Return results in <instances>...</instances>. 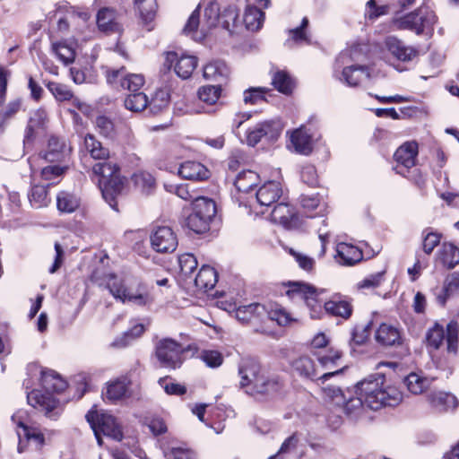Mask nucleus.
Returning <instances> with one entry per match:
<instances>
[{"instance_id": "nucleus-18", "label": "nucleus", "mask_w": 459, "mask_h": 459, "mask_svg": "<svg viewBox=\"0 0 459 459\" xmlns=\"http://www.w3.org/2000/svg\"><path fill=\"white\" fill-rule=\"evenodd\" d=\"M336 253V262L342 265L351 266L363 258V254L359 248L343 242L337 245Z\"/></svg>"}, {"instance_id": "nucleus-58", "label": "nucleus", "mask_w": 459, "mask_h": 459, "mask_svg": "<svg viewBox=\"0 0 459 459\" xmlns=\"http://www.w3.org/2000/svg\"><path fill=\"white\" fill-rule=\"evenodd\" d=\"M273 84L279 91L288 94L291 92L293 82L291 78L282 71L275 73L273 77Z\"/></svg>"}, {"instance_id": "nucleus-19", "label": "nucleus", "mask_w": 459, "mask_h": 459, "mask_svg": "<svg viewBox=\"0 0 459 459\" xmlns=\"http://www.w3.org/2000/svg\"><path fill=\"white\" fill-rule=\"evenodd\" d=\"M342 369H336L333 371L324 373L321 377L316 378L317 385L321 386L325 395L332 400L336 405H341L343 403L344 394L342 390L333 385H325V382L333 376L339 375Z\"/></svg>"}, {"instance_id": "nucleus-43", "label": "nucleus", "mask_w": 459, "mask_h": 459, "mask_svg": "<svg viewBox=\"0 0 459 459\" xmlns=\"http://www.w3.org/2000/svg\"><path fill=\"white\" fill-rule=\"evenodd\" d=\"M264 21V13L259 7L247 5L244 13L243 22L246 28L255 31L261 28Z\"/></svg>"}, {"instance_id": "nucleus-17", "label": "nucleus", "mask_w": 459, "mask_h": 459, "mask_svg": "<svg viewBox=\"0 0 459 459\" xmlns=\"http://www.w3.org/2000/svg\"><path fill=\"white\" fill-rule=\"evenodd\" d=\"M325 309L333 316L348 319L352 314L353 307L351 299L334 295L325 303Z\"/></svg>"}, {"instance_id": "nucleus-20", "label": "nucleus", "mask_w": 459, "mask_h": 459, "mask_svg": "<svg viewBox=\"0 0 459 459\" xmlns=\"http://www.w3.org/2000/svg\"><path fill=\"white\" fill-rule=\"evenodd\" d=\"M282 190L279 182L268 181L256 192V199L260 205L270 206L281 195Z\"/></svg>"}, {"instance_id": "nucleus-40", "label": "nucleus", "mask_w": 459, "mask_h": 459, "mask_svg": "<svg viewBox=\"0 0 459 459\" xmlns=\"http://www.w3.org/2000/svg\"><path fill=\"white\" fill-rule=\"evenodd\" d=\"M459 290V272H455L449 275L445 280L444 287L437 296V302L444 306L447 298L456 293Z\"/></svg>"}, {"instance_id": "nucleus-44", "label": "nucleus", "mask_w": 459, "mask_h": 459, "mask_svg": "<svg viewBox=\"0 0 459 459\" xmlns=\"http://www.w3.org/2000/svg\"><path fill=\"white\" fill-rule=\"evenodd\" d=\"M97 24L100 30L105 32L119 30V25L115 22L114 11L109 8H103L99 11Z\"/></svg>"}, {"instance_id": "nucleus-9", "label": "nucleus", "mask_w": 459, "mask_h": 459, "mask_svg": "<svg viewBox=\"0 0 459 459\" xmlns=\"http://www.w3.org/2000/svg\"><path fill=\"white\" fill-rule=\"evenodd\" d=\"M286 295L291 299H302L307 307L316 311L320 307L318 301L319 290L314 286L302 281H289Z\"/></svg>"}, {"instance_id": "nucleus-48", "label": "nucleus", "mask_w": 459, "mask_h": 459, "mask_svg": "<svg viewBox=\"0 0 459 459\" xmlns=\"http://www.w3.org/2000/svg\"><path fill=\"white\" fill-rule=\"evenodd\" d=\"M238 11L235 6H228L221 14V25L223 29L232 33L238 27Z\"/></svg>"}, {"instance_id": "nucleus-15", "label": "nucleus", "mask_w": 459, "mask_h": 459, "mask_svg": "<svg viewBox=\"0 0 459 459\" xmlns=\"http://www.w3.org/2000/svg\"><path fill=\"white\" fill-rule=\"evenodd\" d=\"M369 77L370 71L367 65H351L342 69L339 80L350 87H359Z\"/></svg>"}, {"instance_id": "nucleus-14", "label": "nucleus", "mask_w": 459, "mask_h": 459, "mask_svg": "<svg viewBox=\"0 0 459 459\" xmlns=\"http://www.w3.org/2000/svg\"><path fill=\"white\" fill-rule=\"evenodd\" d=\"M125 182L126 178L120 173L109 179L99 180L103 198L115 210H117L116 198L122 193Z\"/></svg>"}, {"instance_id": "nucleus-1", "label": "nucleus", "mask_w": 459, "mask_h": 459, "mask_svg": "<svg viewBox=\"0 0 459 459\" xmlns=\"http://www.w3.org/2000/svg\"><path fill=\"white\" fill-rule=\"evenodd\" d=\"M99 286L107 289L115 299L123 303L131 302L137 306H148L152 297L145 290L138 279L130 274L108 273L98 281Z\"/></svg>"}, {"instance_id": "nucleus-37", "label": "nucleus", "mask_w": 459, "mask_h": 459, "mask_svg": "<svg viewBox=\"0 0 459 459\" xmlns=\"http://www.w3.org/2000/svg\"><path fill=\"white\" fill-rule=\"evenodd\" d=\"M265 311L266 313L264 314L263 318H261L262 322L267 319L275 321L279 325H286L291 320L289 313L277 304L265 305Z\"/></svg>"}, {"instance_id": "nucleus-32", "label": "nucleus", "mask_w": 459, "mask_h": 459, "mask_svg": "<svg viewBox=\"0 0 459 459\" xmlns=\"http://www.w3.org/2000/svg\"><path fill=\"white\" fill-rule=\"evenodd\" d=\"M217 280L216 271L209 265H203L195 278V285L198 290L205 292L213 289Z\"/></svg>"}, {"instance_id": "nucleus-61", "label": "nucleus", "mask_w": 459, "mask_h": 459, "mask_svg": "<svg viewBox=\"0 0 459 459\" xmlns=\"http://www.w3.org/2000/svg\"><path fill=\"white\" fill-rule=\"evenodd\" d=\"M178 264L182 274L191 275L197 267V260L194 255L186 253L178 256Z\"/></svg>"}, {"instance_id": "nucleus-38", "label": "nucleus", "mask_w": 459, "mask_h": 459, "mask_svg": "<svg viewBox=\"0 0 459 459\" xmlns=\"http://www.w3.org/2000/svg\"><path fill=\"white\" fill-rule=\"evenodd\" d=\"M259 182V176L253 170H244L238 174L234 181L239 192L248 193Z\"/></svg>"}, {"instance_id": "nucleus-10", "label": "nucleus", "mask_w": 459, "mask_h": 459, "mask_svg": "<svg viewBox=\"0 0 459 459\" xmlns=\"http://www.w3.org/2000/svg\"><path fill=\"white\" fill-rule=\"evenodd\" d=\"M282 126L279 121L266 120L256 124L247 133V143L250 146L256 145L262 138L274 141L278 138Z\"/></svg>"}, {"instance_id": "nucleus-3", "label": "nucleus", "mask_w": 459, "mask_h": 459, "mask_svg": "<svg viewBox=\"0 0 459 459\" xmlns=\"http://www.w3.org/2000/svg\"><path fill=\"white\" fill-rule=\"evenodd\" d=\"M239 386L251 395H271L281 388L277 376L265 374L252 359H243L238 365Z\"/></svg>"}, {"instance_id": "nucleus-53", "label": "nucleus", "mask_w": 459, "mask_h": 459, "mask_svg": "<svg viewBox=\"0 0 459 459\" xmlns=\"http://www.w3.org/2000/svg\"><path fill=\"white\" fill-rule=\"evenodd\" d=\"M221 89L220 86H203L198 90V98L207 105H213L218 101L221 96Z\"/></svg>"}, {"instance_id": "nucleus-4", "label": "nucleus", "mask_w": 459, "mask_h": 459, "mask_svg": "<svg viewBox=\"0 0 459 459\" xmlns=\"http://www.w3.org/2000/svg\"><path fill=\"white\" fill-rule=\"evenodd\" d=\"M41 384L48 394H44L40 391L33 390L27 394L28 403L32 407L45 411L47 416L53 418L56 414H52V411L56 408L58 402L49 393H61L66 388L67 384L52 369L41 371Z\"/></svg>"}, {"instance_id": "nucleus-49", "label": "nucleus", "mask_w": 459, "mask_h": 459, "mask_svg": "<svg viewBox=\"0 0 459 459\" xmlns=\"http://www.w3.org/2000/svg\"><path fill=\"white\" fill-rule=\"evenodd\" d=\"M134 186L143 193L149 194L155 186V178L146 171H139L133 175Z\"/></svg>"}, {"instance_id": "nucleus-11", "label": "nucleus", "mask_w": 459, "mask_h": 459, "mask_svg": "<svg viewBox=\"0 0 459 459\" xmlns=\"http://www.w3.org/2000/svg\"><path fill=\"white\" fill-rule=\"evenodd\" d=\"M107 81L113 84L119 82L120 86L132 92H138L145 83V78L141 74H127L124 67L107 71Z\"/></svg>"}, {"instance_id": "nucleus-41", "label": "nucleus", "mask_w": 459, "mask_h": 459, "mask_svg": "<svg viewBox=\"0 0 459 459\" xmlns=\"http://www.w3.org/2000/svg\"><path fill=\"white\" fill-rule=\"evenodd\" d=\"M124 104L132 112H141L149 108V98L143 91L132 92L126 97Z\"/></svg>"}, {"instance_id": "nucleus-62", "label": "nucleus", "mask_w": 459, "mask_h": 459, "mask_svg": "<svg viewBox=\"0 0 459 459\" xmlns=\"http://www.w3.org/2000/svg\"><path fill=\"white\" fill-rule=\"evenodd\" d=\"M445 338V331L442 325L435 324V325L429 330L427 334L428 344L434 349H438L443 343Z\"/></svg>"}, {"instance_id": "nucleus-28", "label": "nucleus", "mask_w": 459, "mask_h": 459, "mask_svg": "<svg viewBox=\"0 0 459 459\" xmlns=\"http://www.w3.org/2000/svg\"><path fill=\"white\" fill-rule=\"evenodd\" d=\"M131 381L126 377H121L107 385L105 396L111 402H116L127 395Z\"/></svg>"}, {"instance_id": "nucleus-54", "label": "nucleus", "mask_w": 459, "mask_h": 459, "mask_svg": "<svg viewBox=\"0 0 459 459\" xmlns=\"http://www.w3.org/2000/svg\"><path fill=\"white\" fill-rule=\"evenodd\" d=\"M144 332V326L142 324L134 325L128 332L125 333L121 337L117 338L113 342L112 346L117 348H123L127 346L130 342L143 334Z\"/></svg>"}, {"instance_id": "nucleus-56", "label": "nucleus", "mask_w": 459, "mask_h": 459, "mask_svg": "<svg viewBox=\"0 0 459 459\" xmlns=\"http://www.w3.org/2000/svg\"><path fill=\"white\" fill-rule=\"evenodd\" d=\"M365 404L363 397L358 395L357 397H351L348 401L343 399V403L340 406L343 407L345 413L350 417H358L363 410Z\"/></svg>"}, {"instance_id": "nucleus-35", "label": "nucleus", "mask_w": 459, "mask_h": 459, "mask_svg": "<svg viewBox=\"0 0 459 459\" xmlns=\"http://www.w3.org/2000/svg\"><path fill=\"white\" fill-rule=\"evenodd\" d=\"M221 14L216 3H211L204 10V19L201 26L200 39L205 37L206 33L218 23L221 24Z\"/></svg>"}, {"instance_id": "nucleus-8", "label": "nucleus", "mask_w": 459, "mask_h": 459, "mask_svg": "<svg viewBox=\"0 0 459 459\" xmlns=\"http://www.w3.org/2000/svg\"><path fill=\"white\" fill-rule=\"evenodd\" d=\"M185 349L171 338H163L156 342L154 354L163 368L175 369L183 363Z\"/></svg>"}, {"instance_id": "nucleus-50", "label": "nucleus", "mask_w": 459, "mask_h": 459, "mask_svg": "<svg viewBox=\"0 0 459 459\" xmlns=\"http://www.w3.org/2000/svg\"><path fill=\"white\" fill-rule=\"evenodd\" d=\"M169 95L166 90L156 91L154 96L149 100V109L152 114H158L169 106Z\"/></svg>"}, {"instance_id": "nucleus-29", "label": "nucleus", "mask_w": 459, "mask_h": 459, "mask_svg": "<svg viewBox=\"0 0 459 459\" xmlns=\"http://www.w3.org/2000/svg\"><path fill=\"white\" fill-rule=\"evenodd\" d=\"M386 47L394 56L403 62L413 59L418 54L415 48L405 46L396 38H388Z\"/></svg>"}, {"instance_id": "nucleus-47", "label": "nucleus", "mask_w": 459, "mask_h": 459, "mask_svg": "<svg viewBox=\"0 0 459 459\" xmlns=\"http://www.w3.org/2000/svg\"><path fill=\"white\" fill-rule=\"evenodd\" d=\"M52 50L65 65L71 64L75 58V48L73 44L65 41L55 42L52 44Z\"/></svg>"}, {"instance_id": "nucleus-23", "label": "nucleus", "mask_w": 459, "mask_h": 459, "mask_svg": "<svg viewBox=\"0 0 459 459\" xmlns=\"http://www.w3.org/2000/svg\"><path fill=\"white\" fill-rule=\"evenodd\" d=\"M230 74L228 65L222 60H212L204 67V76L205 79L222 82L226 81Z\"/></svg>"}, {"instance_id": "nucleus-63", "label": "nucleus", "mask_w": 459, "mask_h": 459, "mask_svg": "<svg viewBox=\"0 0 459 459\" xmlns=\"http://www.w3.org/2000/svg\"><path fill=\"white\" fill-rule=\"evenodd\" d=\"M200 359L209 368H219L223 363V356L218 351L204 350L200 353Z\"/></svg>"}, {"instance_id": "nucleus-21", "label": "nucleus", "mask_w": 459, "mask_h": 459, "mask_svg": "<svg viewBox=\"0 0 459 459\" xmlns=\"http://www.w3.org/2000/svg\"><path fill=\"white\" fill-rule=\"evenodd\" d=\"M418 154V144L416 142H408L400 146L394 152V159L399 166L410 169L415 166L416 157Z\"/></svg>"}, {"instance_id": "nucleus-46", "label": "nucleus", "mask_w": 459, "mask_h": 459, "mask_svg": "<svg viewBox=\"0 0 459 459\" xmlns=\"http://www.w3.org/2000/svg\"><path fill=\"white\" fill-rule=\"evenodd\" d=\"M51 184L48 186L35 185L31 187V190L29 195V200L31 206L35 208H42L48 206L50 203V199L48 195V187Z\"/></svg>"}, {"instance_id": "nucleus-51", "label": "nucleus", "mask_w": 459, "mask_h": 459, "mask_svg": "<svg viewBox=\"0 0 459 459\" xmlns=\"http://www.w3.org/2000/svg\"><path fill=\"white\" fill-rule=\"evenodd\" d=\"M95 175L100 176L99 180H105L119 174V169L117 164L111 161L99 162L92 167Z\"/></svg>"}, {"instance_id": "nucleus-57", "label": "nucleus", "mask_w": 459, "mask_h": 459, "mask_svg": "<svg viewBox=\"0 0 459 459\" xmlns=\"http://www.w3.org/2000/svg\"><path fill=\"white\" fill-rule=\"evenodd\" d=\"M47 88L58 101H66L73 99L72 91L65 84L50 82L47 84Z\"/></svg>"}, {"instance_id": "nucleus-34", "label": "nucleus", "mask_w": 459, "mask_h": 459, "mask_svg": "<svg viewBox=\"0 0 459 459\" xmlns=\"http://www.w3.org/2000/svg\"><path fill=\"white\" fill-rule=\"evenodd\" d=\"M272 218L275 222L290 228L296 221V214L292 208L285 203H280L274 206L272 212Z\"/></svg>"}, {"instance_id": "nucleus-33", "label": "nucleus", "mask_w": 459, "mask_h": 459, "mask_svg": "<svg viewBox=\"0 0 459 459\" xmlns=\"http://www.w3.org/2000/svg\"><path fill=\"white\" fill-rule=\"evenodd\" d=\"M69 152L70 148L66 147L65 141L56 136H51L48 139L45 159L50 162L59 161Z\"/></svg>"}, {"instance_id": "nucleus-12", "label": "nucleus", "mask_w": 459, "mask_h": 459, "mask_svg": "<svg viewBox=\"0 0 459 459\" xmlns=\"http://www.w3.org/2000/svg\"><path fill=\"white\" fill-rule=\"evenodd\" d=\"M152 248L159 253L173 252L178 246V238L167 226L158 227L150 237Z\"/></svg>"}, {"instance_id": "nucleus-16", "label": "nucleus", "mask_w": 459, "mask_h": 459, "mask_svg": "<svg viewBox=\"0 0 459 459\" xmlns=\"http://www.w3.org/2000/svg\"><path fill=\"white\" fill-rule=\"evenodd\" d=\"M12 420L21 429V430L17 431L20 439L23 437L29 443L34 444L36 449L39 450L42 448L45 445V437L39 429L25 425L17 414L12 416ZM18 451L20 453L22 452V440H20Z\"/></svg>"}, {"instance_id": "nucleus-5", "label": "nucleus", "mask_w": 459, "mask_h": 459, "mask_svg": "<svg viewBox=\"0 0 459 459\" xmlns=\"http://www.w3.org/2000/svg\"><path fill=\"white\" fill-rule=\"evenodd\" d=\"M437 22L434 11L429 7H420L400 18L393 21L394 26L398 30H409L417 35L431 33Z\"/></svg>"}, {"instance_id": "nucleus-27", "label": "nucleus", "mask_w": 459, "mask_h": 459, "mask_svg": "<svg viewBox=\"0 0 459 459\" xmlns=\"http://www.w3.org/2000/svg\"><path fill=\"white\" fill-rule=\"evenodd\" d=\"M265 305L260 303H252L246 306H240L235 310L236 318L242 324L249 323L253 320H260L265 314Z\"/></svg>"}, {"instance_id": "nucleus-31", "label": "nucleus", "mask_w": 459, "mask_h": 459, "mask_svg": "<svg viewBox=\"0 0 459 459\" xmlns=\"http://www.w3.org/2000/svg\"><path fill=\"white\" fill-rule=\"evenodd\" d=\"M290 143L294 150L301 154L307 155L312 152L311 135L303 126L294 130L290 135Z\"/></svg>"}, {"instance_id": "nucleus-42", "label": "nucleus", "mask_w": 459, "mask_h": 459, "mask_svg": "<svg viewBox=\"0 0 459 459\" xmlns=\"http://www.w3.org/2000/svg\"><path fill=\"white\" fill-rule=\"evenodd\" d=\"M84 146L91 156L95 160H107L109 157V151L103 147L94 135L86 134L84 137Z\"/></svg>"}, {"instance_id": "nucleus-6", "label": "nucleus", "mask_w": 459, "mask_h": 459, "mask_svg": "<svg viewBox=\"0 0 459 459\" xmlns=\"http://www.w3.org/2000/svg\"><path fill=\"white\" fill-rule=\"evenodd\" d=\"M216 214L215 203L207 197H199L192 204V212L186 221V227L195 233L209 230L210 223Z\"/></svg>"}, {"instance_id": "nucleus-60", "label": "nucleus", "mask_w": 459, "mask_h": 459, "mask_svg": "<svg viewBox=\"0 0 459 459\" xmlns=\"http://www.w3.org/2000/svg\"><path fill=\"white\" fill-rule=\"evenodd\" d=\"M96 126L99 133L106 138L113 139L116 135L115 125L111 119L105 116L96 118Z\"/></svg>"}, {"instance_id": "nucleus-24", "label": "nucleus", "mask_w": 459, "mask_h": 459, "mask_svg": "<svg viewBox=\"0 0 459 459\" xmlns=\"http://www.w3.org/2000/svg\"><path fill=\"white\" fill-rule=\"evenodd\" d=\"M376 340L384 346H394L401 344L402 334L399 328L388 325L382 324L376 332Z\"/></svg>"}, {"instance_id": "nucleus-25", "label": "nucleus", "mask_w": 459, "mask_h": 459, "mask_svg": "<svg viewBox=\"0 0 459 459\" xmlns=\"http://www.w3.org/2000/svg\"><path fill=\"white\" fill-rule=\"evenodd\" d=\"M48 123V114L45 109L39 108L30 116L25 131L24 142H31L39 130H44Z\"/></svg>"}, {"instance_id": "nucleus-39", "label": "nucleus", "mask_w": 459, "mask_h": 459, "mask_svg": "<svg viewBox=\"0 0 459 459\" xmlns=\"http://www.w3.org/2000/svg\"><path fill=\"white\" fill-rule=\"evenodd\" d=\"M79 206L80 198L74 193L62 191L56 196V207L61 212H74Z\"/></svg>"}, {"instance_id": "nucleus-59", "label": "nucleus", "mask_w": 459, "mask_h": 459, "mask_svg": "<svg viewBox=\"0 0 459 459\" xmlns=\"http://www.w3.org/2000/svg\"><path fill=\"white\" fill-rule=\"evenodd\" d=\"M459 326L457 322L451 321L446 326V342L448 352L456 353L458 347Z\"/></svg>"}, {"instance_id": "nucleus-64", "label": "nucleus", "mask_w": 459, "mask_h": 459, "mask_svg": "<svg viewBox=\"0 0 459 459\" xmlns=\"http://www.w3.org/2000/svg\"><path fill=\"white\" fill-rule=\"evenodd\" d=\"M441 235L433 231H423L422 248L424 253L430 255L435 247L440 243Z\"/></svg>"}, {"instance_id": "nucleus-55", "label": "nucleus", "mask_w": 459, "mask_h": 459, "mask_svg": "<svg viewBox=\"0 0 459 459\" xmlns=\"http://www.w3.org/2000/svg\"><path fill=\"white\" fill-rule=\"evenodd\" d=\"M140 16L145 23L152 21L156 12V0H134Z\"/></svg>"}, {"instance_id": "nucleus-22", "label": "nucleus", "mask_w": 459, "mask_h": 459, "mask_svg": "<svg viewBox=\"0 0 459 459\" xmlns=\"http://www.w3.org/2000/svg\"><path fill=\"white\" fill-rule=\"evenodd\" d=\"M178 174L188 180H205L210 177V171L202 163L187 160L181 164Z\"/></svg>"}, {"instance_id": "nucleus-2", "label": "nucleus", "mask_w": 459, "mask_h": 459, "mask_svg": "<svg viewBox=\"0 0 459 459\" xmlns=\"http://www.w3.org/2000/svg\"><path fill=\"white\" fill-rule=\"evenodd\" d=\"M356 394L362 396L365 405L374 411L384 406H395L403 398L395 386L385 385L383 374L370 375L359 382Z\"/></svg>"}, {"instance_id": "nucleus-45", "label": "nucleus", "mask_w": 459, "mask_h": 459, "mask_svg": "<svg viewBox=\"0 0 459 459\" xmlns=\"http://www.w3.org/2000/svg\"><path fill=\"white\" fill-rule=\"evenodd\" d=\"M433 379L423 377L417 373H411L405 378V384L408 390L414 394H421L430 385Z\"/></svg>"}, {"instance_id": "nucleus-52", "label": "nucleus", "mask_w": 459, "mask_h": 459, "mask_svg": "<svg viewBox=\"0 0 459 459\" xmlns=\"http://www.w3.org/2000/svg\"><path fill=\"white\" fill-rule=\"evenodd\" d=\"M22 106L20 100L10 101L6 107L0 111V130H5L9 121L18 113Z\"/></svg>"}, {"instance_id": "nucleus-7", "label": "nucleus", "mask_w": 459, "mask_h": 459, "mask_svg": "<svg viewBox=\"0 0 459 459\" xmlns=\"http://www.w3.org/2000/svg\"><path fill=\"white\" fill-rule=\"evenodd\" d=\"M85 417L94 432L99 446H101L103 444L101 435L116 441L122 440V428L116 418L111 414L98 413L97 411H90Z\"/></svg>"}, {"instance_id": "nucleus-36", "label": "nucleus", "mask_w": 459, "mask_h": 459, "mask_svg": "<svg viewBox=\"0 0 459 459\" xmlns=\"http://www.w3.org/2000/svg\"><path fill=\"white\" fill-rule=\"evenodd\" d=\"M438 256L447 269H453L459 264V248L452 243H444L438 251Z\"/></svg>"}, {"instance_id": "nucleus-26", "label": "nucleus", "mask_w": 459, "mask_h": 459, "mask_svg": "<svg viewBox=\"0 0 459 459\" xmlns=\"http://www.w3.org/2000/svg\"><path fill=\"white\" fill-rule=\"evenodd\" d=\"M292 370L295 374L302 378L316 380L317 368L315 361L307 357L301 356L291 363Z\"/></svg>"}, {"instance_id": "nucleus-30", "label": "nucleus", "mask_w": 459, "mask_h": 459, "mask_svg": "<svg viewBox=\"0 0 459 459\" xmlns=\"http://www.w3.org/2000/svg\"><path fill=\"white\" fill-rule=\"evenodd\" d=\"M428 399L429 403L439 411L455 409L458 404V401L455 395L442 391L431 392Z\"/></svg>"}, {"instance_id": "nucleus-13", "label": "nucleus", "mask_w": 459, "mask_h": 459, "mask_svg": "<svg viewBox=\"0 0 459 459\" xmlns=\"http://www.w3.org/2000/svg\"><path fill=\"white\" fill-rule=\"evenodd\" d=\"M175 62L174 70L182 79L189 78L197 65V58L194 56H182L178 57L176 52H168L164 65L170 69Z\"/></svg>"}]
</instances>
